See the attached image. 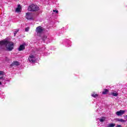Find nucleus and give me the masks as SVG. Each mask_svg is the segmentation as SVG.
Instances as JSON below:
<instances>
[{"label": "nucleus", "instance_id": "1", "mask_svg": "<svg viewBox=\"0 0 127 127\" xmlns=\"http://www.w3.org/2000/svg\"><path fill=\"white\" fill-rule=\"evenodd\" d=\"M0 46H5L9 51H11L13 49V43L11 42H8L6 40H4L0 42Z\"/></svg>", "mask_w": 127, "mask_h": 127}, {"label": "nucleus", "instance_id": "2", "mask_svg": "<svg viewBox=\"0 0 127 127\" xmlns=\"http://www.w3.org/2000/svg\"><path fill=\"white\" fill-rule=\"evenodd\" d=\"M28 10L29 11H36L37 10H39V8L37 5L31 4L28 7Z\"/></svg>", "mask_w": 127, "mask_h": 127}, {"label": "nucleus", "instance_id": "3", "mask_svg": "<svg viewBox=\"0 0 127 127\" xmlns=\"http://www.w3.org/2000/svg\"><path fill=\"white\" fill-rule=\"evenodd\" d=\"M43 27L41 26H38L36 28V32L38 36H41V34L43 33Z\"/></svg>", "mask_w": 127, "mask_h": 127}, {"label": "nucleus", "instance_id": "4", "mask_svg": "<svg viewBox=\"0 0 127 127\" xmlns=\"http://www.w3.org/2000/svg\"><path fill=\"white\" fill-rule=\"evenodd\" d=\"M28 60L30 63H34L36 61L35 56L33 54H30L28 58Z\"/></svg>", "mask_w": 127, "mask_h": 127}, {"label": "nucleus", "instance_id": "5", "mask_svg": "<svg viewBox=\"0 0 127 127\" xmlns=\"http://www.w3.org/2000/svg\"><path fill=\"white\" fill-rule=\"evenodd\" d=\"M26 18H27V19L30 20L33 19V14H32V13L29 12H27L26 13Z\"/></svg>", "mask_w": 127, "mask_h": 127}, {"label": "nucleus", "instance_id": "6", "mask_svg": "<svg viewBox=\"0 0 127 127\" xmlns=\"http://www.w3.org/2000/svg\"><path fill=\"white\" fill-rule=\"evenodd\" d=\"M126 113V111L125 110H120L119 111H117L116 114L117 116H123L124 114Z\"/></svg>", "mask_w": 127, "mask_h": 127}, {"label": "nucleus", "instance_id": "7", "mask_svg": "<svg viewBox=\"0 0 127 127\" xmlns=\"http://www.w3.org/2000/svg\"><path fill=\"white\" fill-rule=\"evenodd\" d=\"M21 11V6H20V5H18L17 7L15 9L16 12H20Z\"/></svg>", "mask_w": 127, "mask_h": 127}, {"label": "nucleus", "instance_id": "8", "mask_svg": "<svg viewBox=\"0 0 127 127\" xmlns=\"http://www.w3.org/2000/svg\"><path fill=\"white\" fill-rule=\"evenodd\" d=\"M97 121H99L100 123H104L106 121V118L105 117H101V118H98Z\"/></svg>", "mask_w": 127, "mask_h": 127}, {"label": "nucleus", "instance_id": "9", "mask_svg": "<svg viewBox=\"0 0 127 127\" xmlns=\"http://www.w3.org/2000/svg\"><path fill=\"white\" fill-rule=\"evenodd\" d=\"M25 47L24 46V45H21L19 47L18 50L19 51H22V50H23V49H25Z\"/></svg>", "mask_w": 127, "mask_h": 127}, {"label": "nucleus", "instance_id": "10", "mask_svg": "<svg viewBox=\"0 0 127 127\" xmlns=\"http://www.w3.org/2000/svg\"><path fill=\"white\" fill-rule=\"evenodd\" d=\"M111 95L113 97H118V96H119V93H118L116 91H114L113 92H111Z\"/></svg>", "mask_w": 127, "mask_h": 127}, {"label": "nucleus", "instance_id": "11", "mask_svg": "<svg viewBox=\"0 0 127 127\" xmlns=\"http://www.w3.org/2000/svg\"><path fill=\"white\" fill-rule=\"evenodd\" d=\"M91 96L93 98H98V97H99V95L96 94L95 92H93L91 93Z\"/></svg>", "mask_w": 127, "mask_h": 127}, {"label": "nucleus", "instance_id": "12", "mask_svg": "<svg viewBox=\"0 0 127 127\" xmlns=\"http://www.w3.org/2000/svg\"><path fill=\"white\" fill-rule=\"evenodd\" d=\"M14 65L15 66H18V65H19V63L18 62H14L12 64H11V65L12 66H14Z\"/></svg>", "mask_w": 127, "mask_h": 127}, {"label": "nucleus", "instance_id": "13", "mask_svg": "<svg viewBox=\"0 0 127 127\" xmlns=\"http://www.w3.org/2000/svg\"><path fill=\"white\" fill-rule=\"evenodd\" d=\"M116 121H117V122H121V123H126V120H123V119H117Z\"/></svg>", "mask_w": 127, "mask_h": 127}, {"label": "nucleus", "instance_id": "14", "mask_svg": "<svg viewBox=\"0 0 127 127\" xmlns=\"http://www.w3.org/2000/svg\"><path fill=\"white\" fill-rule=\"evenodd\" d=\"M115 126H116V124L113 123H110L108 125V127H114Z\"/></svg>", "mask_w": 127, "mask_h": 127}, {"label": "nucleus", "instance_id": "15", "mask_svg": "<svg viewBox=\"0 0 127 127\" xmlns=\"http://www.w3.org/2000/svg\"><path fill=\"white\" fill-rule=\"evenodd\" d=\"M108 92H109V90L104 89V91L102 92V94L103 95H106V94H108Z\"/></svg>", "mask_w": 127, "mask_h": 127}, {"label": "nucleus", "instance_id": "16", "mask_svg": "<svg viewBox=\"0 0 127 127\" xmlns=\"http://www.w3.org/2000/svg\"><path fill=\"white\" fill-rule=\"evenodd\" d=\"M4 80H5L4 77L2 76V77H0V82H3V81H4Z\"/></svg>", "mask_w": 127, "mask_h": 127}, {"label": "nucleus", "instance_id": "17", "mask_svg": "<svg viewBox=\"0 0 127 127\" xmlns=\"http://www.w3.org/2000/svg\"><path fill=\"white\" fill-rule=\"evenodd\" d=\"M47 39V36H44L43 37V40L44 41H45V40H46V39Z\"/></svg>", "mask_w": 127, "mask_h": 127}, {"label": "nucleus", "instance_id": "18", "mask_svg": "<svg viewBox=\"0 0 127 127\" xmlns=\"http://www.w3.org/2000/svg\"><path fill=\"white\" fill-rule=\"evenodd\" d=\"M29 27H27V28H26L25 29V31H26V32H28V31H29Z\"/></svg>", "mask_w": 127, "mask_h": 127}, {"label": "nucleus", "instance_id": "19", "mask_svg": "<svg viewBox=\"0 0 127 127\" xmlns=\"http://www.w3.org/2000/svg\"><path fill=\"white\" fill-rule=\"evenodd\" d=\"M18 31V29H16L15 30L14 33V36H15V35L16 34V33H17Z\"/></svg>", "mask_w": 127, "mask_h": 127}, {"label": "nucleus", "instance_id": "20", "mask_svg": "<svg viewBox=\"0 0 127 127\" xmlns=\"http://www.w3.org/2000/svg\"><path fill=\"white\" fill-rule=\"evenodd\" d=\"M53 11H54V12H55L56 13H58V10H54Z\"/></svg>", "mask_w": 127, "mask_h": 127}, {"label": "nucleus", "instance_id": "21", "mask_svg": "<svg viewBox=\"0 0 127 127\" xmlns=\"http://www.w3.org/2000/svg\"><path fill=\"white\" fill-rule=\"evenodd\" d=\"M0 75H3V71H0Z\"/></svg>", "mask_w": 127, "mask_h": 127}, {"label": "nucleus", "instance_id": "22", "mask_svg": "<svg viewBox=\"0 0 127 127\" xmlns=\"http://www.w3.org/2000/svg\"><path fill=\"white\" fill-rule=\"evenodd\" d=\"M116 127H122L121 125H118Z\"/></svg>", "mask_w": 127, "mask_h": 127}, {"label": "nucleus", "instance_id": "23", "mask_svg": "<svg viewBox=\"0 0 127 127\" xmlns=\"http://www.w3.org/2000/svg\"><path fill=\"white\" fill-rule=\"evenodd\" d=\"M0 85H1V82L0 81Z\"/></svg>", "mask_w": 127, "mask_h": 127}]
</instances>
